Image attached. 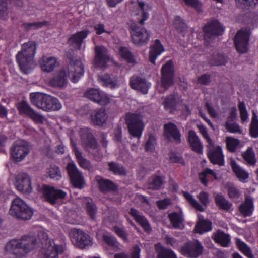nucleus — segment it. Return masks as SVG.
Segmentation results:
<instances>
[{"label":"nucleus","instance_id":"55","mask_svg":"<svg viewBox=\"0 0 258 258\" xmlns=\"http://www.w3.org/2000/svg\"><path fill=\"white\" fill-rule=\"evenodd\" d=\"M240 112V117L242 123L246 121L248 118V114L243 101L239 102L238 105Z\"/></svg>","mask_w":258,"mask_h":258},{"label":"nucleus","instance_id":"8","mask_svg":"<svg viewBox=\"0 0 258 258\" xmlns=\"http://www.w3.org/2000/svg\"><path fill=\"white\" fill-rule=\"evenodd\" d=\"M41 192L44 200L51 205H54L59 201L64 199L67 194L61 189L44 185L41 189Z\"/></svg>","mask_w":258,"mask_h":258},{"label":"nucleus","instance_id":"43","mask_svg":"<svg viewBox=\"0 0 258 258\" xmlns=\"http://www.w3.org/2000/svg\"><path fill=\"white\" fill-rule=\"evenodd\" d=\"M50 22L47 21L43 22H35L32 23H23L22 24V27L25 31H30L31 30H37L42 28L44 26H48Z\"/></svg>","mask_w":258,"mask_h":258},{"label":"nucleus","instance_id":"21","mask_svg":"<svg viewBox=\"0 0 258 258\" xmlns=\"http://www.w3.org/2000/svg\"><path fill=\"white\" fill-rule=\"evenodd\" d=\"M129 85L132 89L140 91L144 94L148 93L150 87V84L147 83L145 78L136 75L130 77Z\"/></svg>","mask_w":258,"mask_h":258},{"label":"nucleus","instance_id":"47","mask_svg":"<svg viewBox=\"0 0 258 258\" xmlns=\"http://www.w3.org/2000/svg\"><path fill=\"white\" fill-rule=\"evenodd\" d=\"M148 185L150 189H159L163 183V180L161 177L155 176L151 177L148 181Z\"/></svg>","mask_w":258,"mask_h":258},{"label":"nucleus","instance_id":"41","mask_svg":"<svg viewBox=\"0 0 258 258\" xmlns=\"http://www.w3.org/2000/svg\"><path fill=\"white\" fill-rule=\"evenodd\" d=\"M168 218L172 226L176 229L180 228L183 222L182 213L173 212L168 215Z\"/></svg>","mask_w":258,"mask_h":258},{"label":"nucleus","instance_id":"12","mask_svg":"<svg viewBox=\"0 0 258 258\" xmlns=\"http://www.w3.org/2000/svg\"><path fill=\"white\" fill-rule=\"evenodd\" d=\"M70 235L72 242H75L81 248H84L92 244L91 237L81 230L72 229Z\"/></svg>","mask_w":258,"mask_h":258},{"label":"nucleus","instance_id":"56","mask_svg":"<svg viewBox=\"0 0 258 258\" xmlns=\"http://www.w3.org/2000/svg\"><path fill=\"white\" fill-rule=\"evenodd\" d=\"M157 258H177L174 252L171 249L162 248L158 252Z\"/></svg>","mask_w":258,"mask_h":258},{"label":"nucleus","instance_id":"34","mask_svg":"<svg viewBox=\"0 0 258 258\" xmlns=\"http://www.w3.org/2000/svg\"><path fill=\"white\" fill-rule=\"evenodd\" d=\"M214 241L223 247H228L230 242V237L228 234L221 230L213 233L212 236Z\"/></svg>","mask_w":258,"mask_h":258},{"label":"nucleus","instance_id":"49","mask_svg":"<svg viewBox=\"0 0 258 258\" xmlns=\"http://www.w3.org/2000/svg\"><path fill=\"white\" fill-rule=\"evenodd\" d=\"M225 142L227 149L231 153L236 152V149L240 143L238 139L230 137L226 138Z\"/></svg>","mask_w":258,"mask_h":258},{"label":"nucleus","instance_id":"13","mask_svg":"<svg viewBox=\"0 0 258 258\" xmlns=\"http://www.w3.org/2000/svg\"><path fill=\"white\" fill-rule=\"evenodd\" d=\"M161 87L164 90L160 91L163 93L173 83V77L174 76L173 62L171 60L167 61L163 65L161 69Z\"/></svg>","mask_w":258,"mask_h":258},{"label":"nucleus","instance_id":"36","mask_svg":"<svg viewBox=\"0 0 258 258\" xmlns=\"http://www.w3.org/2000/svg\"><path fill=\"white\" fill-rule=\"evenodd\" d=\"M73 149L79 166L85 170H91L93 167L90 162L82 156V152L79 151L75 145H73Z\"/></svg>","mask_w":258,"mask_h":258},{"label":"nucleus","instance_id":"52","mask_svg":"<svg viewBox=\"0 0 258 258\" xmlns=\"http://www.w3.org/2000/svg\"><path fill=\"white\" fill-rule=\"evenodd\" d=\"M47 173L49 177L53 179L58 180L61 177V172L58 167L51 165L48 170Z\"/></svg>","mask_w":258,"mask_h":258},{"label":"nucleus","instance_id":"15","mask_svg":"<svg viewBox=\"0 0 258 258\" xmlns=\"http://www.w3.org/2000/svg\"><path fill=\"white\" fill-rule=\"evenodd\" d=\"M84 73V67L82 62L74 57L70 58L68 65V76L73 83L78 81Z\"/></svg>","mask_w":258,"mask_h":258},{"label":"nucleus","instance_id":"62","mask_svg":"<svg viewBox=\"0 0 258 258\" xmlns=\"http://www.w3.org/2000/svg\"><path fill=\"white\" fill-rule=\"evenodd\" d=\"M9 0H0V19H5L7 17V3Z\"/></svg>","mask_w":258,"mask_h":258},{"label":"nucleus","instance_id":"2","mask_svg":"<svg viewBox=\"0 0 258 258\" xmlns=\"http://www.w3.org/2000/svg\"><path fill=\"white\" fill-rule=\"evenodd\" d=\"M36 50V42L29 41L22 45V50L16 55L17 62L23 73L28 74L31 70Z\"/></svg>","mask_w":258,"mask_h":258},{"label":"nucleus","instance_id":"54","mask_svg":"<svg viewBox=\"0 0 258 258\" xmlns=\"http://www.w3.org/2000/svg\"><path fill=\"white\" fill-rule=\"evenodd\" d=\"M197 128L198 129L199 133L202 136V137L206 140L207 144L211 143L214 142L212 139L210 137L207 128L203 124L196 125Z\"/></svg>","mask_w":258,"mask_h":258},{"label":"nucleus","instance_id":"27","mask_svg":"<svg viewBox=\"0 0 258 258\" xmlns=\"http://www.w3.org/2000/svg\"><path fill=\"white\" fill-rule=\"evenodd\" d=\"M130 215L147 232H150L151 230V227L146 217L139 211L134 209L131 208L128 212Z\"/></svg>","mask_w":258,"mask_h":258},{"label":"nucleus","instance_id":"19","mask_svg":"<svg viewBox=\"0 0 258 258\" xmlns=\"http://www.w3.org/2000/svg\"><path fill=\"white\" fill-rule=\"evenodd\" d=\"M14 185L22 193L29 194L32 190L30 177L25 173H20L17 175Z\"/></svg>","mask_w":258,"mask_h":258},{"label":"nucleus","instance_id":"1","mask_svg":"<svg viewBox=\"0 0 258 258\" xmlns=\"http://www.w3.org/2000/svg\"><path fill=\"white\" fill-rule=\"evenodd\" d=\"M39 241L33 235H25L19 239H13L5 246V250L10 258H22L25 256L37 245L43 251V258H58V255L64 251L61 245H56L52 239L43 230L38 233Z\"/></svg>","mask_w":258,"mask_h":258},{"label":"nucleus","instance_id":"38","mask_svg":"<svg viewBox=\"0 0 258 258\" xmlns=\"http://www.w3.org/2000/svg\"><path fill=\"white\" fill-rule=\"evenodd\" d=\"M230 166L233 172L240 181L244 182L248 178V173L240 167L234 160H231Z\"/></svg>","mask_w":258,"mask_h":258},{"label":"nucleus","instance_id":"32","mask_svg":"<svg viewBox=\"0 0 258 258\" xmlns=\"http://www.w3.org/2000/svg\"><path fill=\"white\" fill-rule=\"evenodd\" d=\"M98 81L104 86L115 89L118 87V79L113 75L108 74L99 75L98 76Z\"/></svg>","mask_w":258,"mask_h":258},{"label":"nucleus","instance_id":"11","mask_svg":"<svg viewBox=\"0 0 258 258\" xmlns=\"http://www.w3.org/2000/svg\"><path fill=\"white\" fill-rule=\"evenodd\" d=\"M52 96L39 92H33L30 94V100L31 104L38 108L45 111L49 112V103Z\"/></svg>","mask_w":258,"mask_h":258},{"label":"nucleus","instance_id":"4","mask_svg":"<svg viewBox=\"0 0 258 258\" xmlns=\"http://www.w3.org/2000/svg\"><path fill=\"white\" fill-rule=\"evenodd\" d=\"M125 121L130 135L139 140L145 127L142 114L137 112L127 113Z\"/></svg>","mask_w":258,"mask_h":258},{"label":"nucleus","instance_id":"17","mask_svg":"<svg viewBox=\"0 0 258 258\" xmlns=\"http://www.w3.org/2000/svg\"><path fill=\"white\" fill-rule=\"evenodd\" d=\"M204 247L201 242L196 240L186 243L181 248V252L190 258H197L203 252Z\"/></svg>","mask_w":258,"mask_h":258},{"label":"nucleus","instance_id":"5","mask_svg":"<svg viewBox=\"0 0 258 258\" xmlns=\"http://www.w3.org/2000/svg\"><path fill=\"white\" fill-rule=\"evenodd\" d=\"M9 213L12 216L23 220H28L33 215L32 210L19 198H16L13 200Z\"/></svg>","mask_w":258,"mask_h":258},{"label":"nucleus","instance_id":"39","mask_svg":"<svg viewBox=\"0 0 258 258\" xmlns=\"http://www.w3.org/2000/svg\"><path fill=\"white\" fill-rule=\"evenodd\" d=\"M215 202L220 209L224 211H229L232 207V203L226 200L223 195L220 194H217L215 196Z\"/></svg>","mask_w":258,"mask_h":258},{"label":"nucleus","instance_id":"53","mask_svg":"<svg viewBox=\"0 0 258 258\" xmlns=\"http://www.w3.org/2000/svg\"><path fill=\"white\" fill-rule=\"evenodd\" d=\"M226 62V59L225 56L219 53L213 56L209 60V63L211 66L224 65Z\"/></svg>","mask_w":258,"mask_h":258},{"label":"nucleus","instance_id":"9","mask_svg":"<svg viewBox=\"0 0 258 258\" xmlns=\"http://www.w3.org/2000/svg\"><path fill=\"white\" fill-rule=\"evenodd\" d=\"M207 155L210 161L213 164H217L220 166H223L225 163L224 155L222 149L219 145H214V142L206 145Z\"/></svg>","mask_w":258,"mask_h":258},{"label":"nucleus","instance_id":"25","mask_svg":"<svg viewBox=\"0 0 258 258\" xmlns=\"http://www.w3.org/2000/svg\"><path fill=\"white\" fill-rule=\"evenodd\" d=\"M95 180L99 190L103 194L115 192L118 189L117 185L109 179H104L100 176H96Z\"/></svg>","mask_w":258,"mask_h":258},{"label":"nucleus","instance_id":"61","mask_svg":"<svg viewBox=\"0 0 258 258\" xmlns=\"http://www.w3.org/2000/svg\"><path fill=\"white\" fill-rule=\"evenodd\" d=\"M170 161L172 163L184 164V160L181 155L174 152L169 153Z\"/></svg>","mask_w":258,"mask_h":258},{"label":"nucleus","instance_id":"35","mask_svg":"<svg viewBox=\"0 0 258 258\" xmlns=\"http://www.w3.org/2000/svg\"><path fill=\"white\" fill-rule=\"evenodd\" d=\"M239 210L243 217L250 216L253 211L252 199L250 197H246L244 202L239 206Z\"/></svg>","mask_w":258,"mask_h":258},{"label":"nucleus","instance_id":"59","mask_svg":"<svg viewBox=\"0 0 258 258\" xmlns=\"http://www.w3.org/2000/svg\"><path fill=\"white\" fill-rule=\"evenodd\" d=\"M49 104V112L58 111L62 107L61 104L59 100L54 97H52Z\"/></svg>","mask_w":258,"mask_h":258},{"label":"nucleus","instance_id":"23","mask_svg":"<svg viewBox=\"0 0 258 258\" xmlns=\"http://www.w3.org/2000/svg\"><path fill=\"white\" fill-rule=\"evenodd\" d=\"M164 136L168 140H173L177 143L181 142V134L177 126L173 123L169 122L164 125Z\"/></svg>","mask_w":258,"mask_h":258},{"label":"nucleus","instance_id":"63","mask_svg":"<svg viewBox=\"0 0 258 258\" xmlns=\"http://www.w3.org/2000/svg\"><path fill=\"white\" fill-rule=\"evenodd\" d=\"M200 203L204 206L207 207L209 203V194L206 191H201L197 196Z\"/></svg>","mask_w":258,"mask_h":258},{"label":"nucleus","instance_id":"60","mask_svg":"<svg viewBox=\"0 0 258 258\" xmlns=\"http://www.w3.org/2000/svg\"><path fill=\"white\" fill-rule=\"evenodd\" d=\"M113 231L116 234L122 238L123 241H127L128 240V234L123 227L115 226L113 227Z\"/></svg>","mask_w":258,"mask_h":258},{"label":"nucleus","instance_id":"6","mask_svg":"<svg viewBox=\"0 0 258 258\" xmlns=\"http://www.w3.org/2000/svg\"><path fill=\"white\" fill-rule=\"evenodd\" d=\"M30 152L28 143L23 140L14 142L10 149V158L14 162H19L24 159Z\"/></svg>","mask_w":258,"mask_h":258},{"label":"nucleus","instance_id":"22","mask_svg":"<svg viewBox=\"0 0 258 258\" xmlns=\"http://www.w3.org/2000/svg\"><path fill=\"white\" fill-rule=\"evenodd\" d=\"M95 53V65L100 68L105 67L110 59L108 50L103 46H96Z\"/></svg>","mask_w":258,"mask_h":258},{"label":"nucleus","instance_id":"42","mask_svg":"<svg viewBox=\"0 0 258 258\" xmlns=\"http://www.w3.org/2000/svg\"><path fill=\"white\" fill-rule=\"evenodd\" d=\"M241 156L248 165L253 166L256 163L255 154L252 147H248Z\"/></svg>","mask_w":258,"mask_h":258},{"label":"nucleus","instance_id":"16","mask_svg":"<svg viewBox=\"0 0 258 258\" xmlns=\"http://www.w3.org/2000/svg\"><path fill=\"white\" fill-rule=\"evenodd\" d=\"M224 28L217 21L214 20L207 23L203 28L205 40H212L215 36L222 35Z\"/></svg>","mask_w":258,"mask_h":258},{"label":"nucleus","instance_id":"7","mask_svg":"<svg viewBox=\"0 0 258 258\" xmlns=\"http://www.w3.org/2000/svg\"><path fill=\"white\" fill-rule=\"evenodd\" d=\"M133 43L137 46H143L148 43L150 34L146 29L136 25L135 23L130 27Z\"/></svg>","mask_w":258,"mask_h":258},{"label":"nucleus","instance_id":"37","mask_svg":"<svg viewBox=\"0 0 258 258\" xmlns=\"http://www.w3.org/2000/svg\"><path fill=\"white\" fill-rule=\"evenodd\" d=\"M84 204L87 215L92 220H95L97 213V208L92 199L86 198Z\"/></svg>","mask_w":258,"mask_h":258},{"label":"nucleus","instance_id":"64","mask_svg":"<svg viewBox=\"0 0 258 258\" xmlns=\"http://www.w3.org/2000/svg\"><path fill=\"white\" fill-rule=\"evenodd\" d=\"M188 6L195 8L197 12L202 10V4L198 0H182Z\"/></svg>","mask_w":258,"mask_h":258},{"label":"nucleus","instance_id":"33","mask_svg":"<svg viewBox=\"0 0 258 258\" xmlns=\"http://www.w3.org/2000/svg\"><path fill=\"white\" fill-rule=\"evenodd\" d=\"M164 50V49L160 40L158 39L155 40L154 43L150 47L149 52L150 61L152 64H155L156 59Z\"/></svg>","mask_w":258,"mask_h":258},{"label":"nucleus","instance_id":"20","mask_svg":"<svg viewBox=\"0 0 258 258\" xmlns=\"http://www.w3.org/2000/svg\"><path fill=\"white\" fill-rule=\"evenodd\" d=\"M84 96L101 105H107L110 101V98L107 95L97 89L91 88L87 90L84 93Z\"/></svg>","mask_w":258,"mask_h":258},{"label":"nucleus","instance_id":"24","mask_svg":"<svg viewBox=\"0 0 258 258\" xmlns=\"http://www.w3.org/2000/svg\"><path fill=\"white\" fill-rule=\"evenodd\" d=\"M182 103L181 96L176 93H174L165 98L162 104L165 110L172 112L175 111L177 106Z\"/></svg>","mask_w":258,"mask_h":258},{"label":"nucleus","instance_id":"26","mask_svg":"<svg viewBox=\"0 0 258 258\" xmlns=\"http://www.w3.org/2000/svg\"><path fill=\"white\" fill-rule=\"evenodd\" d=\"M89 33V31L87 30L78 31L68 38V43L80 50L84 40L88 36Z\"/></svg>","mask_w":258,"mask_h":258},{"label":"nucleus","instance_id":"46","mask_svg":"<svg viewBox=\"0 0 258 258\" xmlns=\"http://www.w3.org/2000/svg\"><path fill=\"white\" fill-rule=\"evenodd\" d=\"M103 240L109 246L114 249L117 250L119 247V243L116 238L109 234H103Z\"/></svg>","mask_w":258,"mask_h":258},{"label":"nucleus","instance_id":"29","mask_svg":"<svg viewBox=\"0 0 258 258\" xmlns=\"http://www.w3.org/2000/svg\"><path fill=\"white\" fill-rule=\"evenodd\" d=\"M49 84L53 87L63 88L67 85V77L64 70L61 69L48 81Z\"/></svg>","mask_w":258,"mask_h":258},{"label":"nucleus","instance_id":"44","mask_svg":"<svg viewBox=\"0 0 258 258\" xmlns=\"http://www.w3.org/2000/svg\"><path fill=\"white\" fill-rule=\"evenodd\" d=\"M182 193L184 197L192 207L200 212L204 211L203 207L195 200L192 195L186 191H183Z\"/></svg>","mask_w":258,"mask_h":258},{"label":"nucleus","instance_id":"48","mask_svg":"<svg viewBox=\"0 0 258 258\" xmlns=\"http://www.w3.org/2000/svg\"><path fill=\"white\" fill-rule=\"evenodd\" d=\"M228 195L230 199H238L240 196L239 188L233 183L229 182L226 184Z\"/></svg>","mask_w":258,"mask_h":258},{"label":"nucleus","instance_id":"50","mask_svg":"<svg viewBox=\"0 0 258 258\" xmlns=\"http://www.w3.org/2000/svg\"><path fill=\"white\" fill-rule=\"evenodd\" d=\"M249 132L252 138L258 137V119L256 114L253 113L250 125Z\"/></svg>","mask_w":258,"mask_h":258},{"label":"nucleus","instance_id":"51","mask_svg":"<svg viewBox=\"0 0 258 258\" xmlns=\"http://www.w3.org/2000/svg\"><path fill=\"white\" fill-rule=\"evenodd\" d=\"M238 249L248 258H252L253 255L249 247L243 241L237 239L236 242Z\"/></svg>","mask_w":258,"mask_h":258},{"label":"nucleus","instance_id":"31","mask_svg":"<svg viewBox=\"0 0 258 258\" xmlns=\"http://www.w3.org/2000/svg\"><path fill=\"white\" fill-rule=\"evenodd\" d=\"M40 64L43 71L49 73L58 66L59 62L55 57L43 56L40 60Z\"/></svg>","mask_w":258,"mask_h":258},{"label":"nucleus","instance_id":"14","mask_svg":"<svg viewBox=\"0 0 258 258\" xmlns=\"http://www.w3.org/2000/svg\"><path fill=\"white\" fill-rule=\"evenodd\" d=\"M66 169L72 185L75 187L81 189L85 183L84 177L75 163L73 162L69 163Z\"/></svg>","mask_w":258,"mask_h":258},{"label":"nucleus","instance_id":"45","mask_svg":"<svg viewBox=\"0 0 258 258\" xmlns=\"http://www.w3.org/2000/svg\"><path fill=\"white\" fill-rule=\"evenodd\" d=\"M120 56L128 63H135V59L134 55L126 47H121L119 49Z\"/></svg>","mask_w":258,"mask_h":258},{"label":"nucleus","instance_id":"3","mask_svg":"<svg viewBox=\"0 0 258 258\" xmlns=\"http://www.w3.org/2000/svg\"><path fill=\"white\" fill-rule=\"evenodd\" d=\"M79 136L84 149L91 154L96 161H101L103 157L102 154L90 130L88 128H81L79 131Z\"/></svg>","mask_w":258,"mask_h":258},{"label":"nucleus","instance_id":"28","mask_svg":"<svg viewBox=\"0 0 258 258\" xmlns=\"http://www.w3.org/2000/svg\"><path fill=\"white\" fill-rule=\"evenodd\" d=\"M92 122L95 125L101 126L106 122L108 115L103 108H100L93 111L90 115Z\"/></svg>","mask_w":258,"mask_h":258},{"label":"nucleus","instance_id":"30","mask_svg":"<svg viewBox=\"0 0 258 258\" xmlns=\"http://www.w3.org/2000/svg\"><path fill=\"white\" fill-rule=\"evenodd\" d=\"M187 141L192 150L198 154L203 152V144L194 131H189Z\"/></svg>","mask_w":258,"mask_h":258},{"label":"nucleus","instance_id":"40","mask_svg":"<svg viewBox=\"0 0 258 258\" xmlns=\"http://www.w3.org/2000/svg\"><path fill=\"white\" fill-rule=\"evenodd\" d=\"M212 222L209 220L199 221L195 226V231L199 234H203L212 230Z\"/></svg>","mask_w":258,"mask_h":258},{"label":"nucleus","instance_id":"58","mask_svg":"<svg viewBox=\"0 0 258 258\" xmlns=\"http://www.w3.org/2000/svg\"><path fill=\"white\" fill-rule=\"evenodd\" d=\"M109 170L113 172L115 174L125 175V170L124 168L118 164L114 163H109L108 164Z\"/></svg>","mask_w":258,"mask_h":258},{"label":"nucleus","instance_id":"57","mask_svg":"<svg viewBox=\"0 0 258 258\" xmlns=\"http://www.w3.org/2000/svg\"><path fill=\"white\" fill-rule=\"evenodd\" d=\"M233 121L227 120L225 122V127L226 130L232 133H240L241 131L238 124L233 122Z\"/></svg>","mask_w":258,"mask_h":258},{"label":"nucleus","instance_id":"18","mask_svg":"<svg viewBox=\"0 0 258 258\" xmlns=\"http://www.w3.org/2000/svg\"><path fill=\"white\" fill-rule=\"evenodd\" d=\"M249 33L246 29H241L237 32L234 38V44L239 53H244L248 50Z\"/></svg>","mask_w":258,"mask_h":258},{"label":"nucleus","instance_id":"10","mask_svg":"<svg viewBox=\"0 0 258 258\" xmlns=\"http://www.w3.org/2000/svg\"><path fill=\"white\" fill-rule=\"evenodd\" d=\"M16 107L20 115L28 117L36 123L43 122V117L36 112L27 102H19L16 104Z\"/></svg>","mask_w":258,"mask_h":258}]
</instances>
